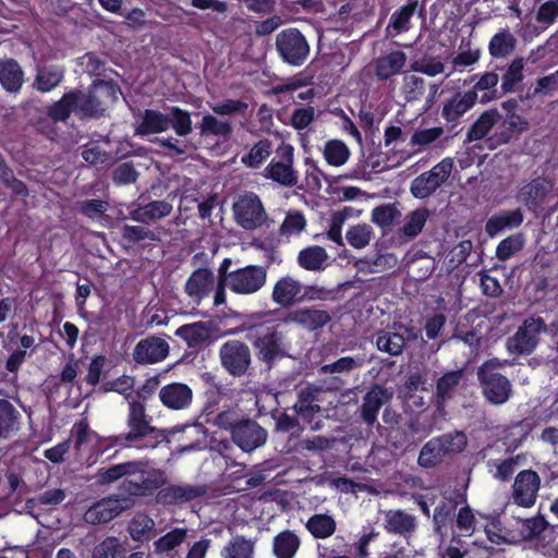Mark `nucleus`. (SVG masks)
<instances>
[{
  "label": "nucleus",
  "mask_w": 558,
  "mask_h": 558,
  "mask_svg": "<svg viewBox=\"0 0 558 558\" xmlns=\"http://www.w3.org/2000/svg\"><path fill=\"white\" fill-rule=\"evenodd\" d=\"M257 360L271 368L287 355L286 336L279 325L254 323L245 328Z\"/></svg>",
  "instance_id": "nucleus-1"
},
{
  "label": "nucleus",
  "mask_w": 558,
  "mask_h": 558,
  "mask_svg": "<svg viewBox=\"0 0 558 558\" xmlns=\"http://www.w3.org/2000/svg\"><path fill=\"white\" fill-rule=\"evenodd\" d=\"M76 94L75 116L81 120L99 118L104 114L108 102H116L120 86L112 80H95L87 92L73 88Z\"/></svg>",
  "instance_id": "nucleus-2"
},
{
  "label": "nucleus",
  "mask_w": 558,
  "mask_h": 558,
  "mask_svg": "<svg viewBox=\"0 0 558 558\" xmlns=\"http://www.w3.org/2000/svg\"><path fill=\"white\" fill-rule=\"evenodd\" d=\"M466 444L468 439L463 432L456 430L433 437L422 447L417 463L424 469L434 468L446 458L462 452Z\"/></svg>",
  "instance_id": "nucleus-3"
},
{
  "label": "nucleus",
  "mask_w": 558,
  "mask_h": 558,
  "mask_svg": "<svg viewBox=\"0 0 558 558\" xmlns=\"http://www.w3.org/2000/svg\"><path fill=\"white\" fill-rule=\"evenodd\" d=\"M133 474L124 476L119 486V492L123 493L132 500L147 497L155 490L161 488L167 483V477L161 470L148 469L142 461H132Z\"/></svg>",
  "instance_id": "nucleus-4"
},
{
  "label": "nucleus",
  "mask_w": 558,
  "mask_h": 558,
  "mask_svg": "<svg viewBox=\"0 0 558 558\" xmlns=\"http://www.w3.org/2000/svg\"><path fill=\"white\" fill-rule=\"evenodd\" d=\"M129 434L142 448H155L163 439L162 430L151 425V417L146 413L144 402L129 400L126 417Z\"/></svg>",
  "instance_id": "nucleus-5"
},
{
  "label": "nucleus",
  "mask_w": 558,
  "mask_h": 558,
  "mask_svg": "<svg viewBox=\"0 0 558 558\" xmlns=\"http://www.w3.org/2000/svg\"><path fill=\"white\" fill-rule=\"evenodd\" d=\"M501 366L498 360H489L478 367L477 379L482 393L487 402L494 405H501L508 402L512 396L510 380L495 368Z\"/></svg>",
  "instance_id": "nucleus-6"
},
{
  "label": "nucleus",
  "mask_w": 558,
  "mask_h": 558,
  "mask_svg": "<svg viewBox=\"0 0 558 558\" xmlns=\"http://www.w3.org/2000/svg\"><path fill=\"white\" fill-rule=\"evenodd\" d=\"M232 213L235 223L246 231L263 227L268 219L259 196L254 192L239 194L232 204Z\"/></svg>",
  "instance_id": "nucleus-7"
},
{
  "label": "nucleus",
  "mask_w": 558,
  "mask_h": 558,
  "mask_svg": "<svg viewBox=\"0 0 558 558\" xmlns=\"http://www.w3.org/2000/svg\"><path fill=\"white\" fill-rule=\"evenodd\" d=\"M545 330L546 324L542 317L525 318L515 333L507 339L508 352L517 356L532 354L539 343V335Z\"/></svg>",
  "instance_id": "nucleus-8"
},
{
  "label": "nucleus",
  "mask_w": 558,
  "mask_h": 558,
  "mask_svg": "<svg viewBox=\"0 0 558 558\" xmlns=\"http://www.w3.org/2000/svg\"><path fill=\"white\" fill-rule=\"evenodd\" d=\"M276 48L282 61L292 66H301L311 50L305 36L294 27L283 29L277 35Z\"/></svg>",
  "instance_id": "nucleus-9"
},
{
  "label": "nucleus",
  "mask_w": 558,
  "mask_h": 558,
  "mask_svg": "<svg viewBox=\"0 0 558 558\" xmlns=\"http://www.w3.org/2000/svg\"><path fill=\"white\" fill-rule=\"evenodd\" d=\"M453 161L445 158L430 170L417 175L411 183L410 192L415 198L424 199L437 191L450 177Z\"/></svg>",
  "instance_id": "nucleus-10"
},
{
  "label": "nucleus",
  "mask_w": 558,
  "mask_h": 558,
  "mask_svg": "<svg viewBox=\"0 0 558 558\" xmlns=\"http://www.w3.org/2000/svg\"><path fill=\"white\" fill-rule=\"evenodd\" d=\"M267 281V268L262 265H246L233 270L226 289L238 295H251L258 292Z\"/></svg>",
  "instance_id": "nucleus-11"
},
{
  "label": "nucleus",
  "mask_w": 558,
  "mask_h": 558,
  "mask_svg": "<svg viewBox=\"0 0 558 558\" xmlns=\"http://www.w3.org/2000/svg\"><path fill=\"white\" fill-rule=\"evenodd\" d=\"M134 506L135 500L120 492L95 502L85 515L86 520L93 524L108 523Z\"/></svg>",
  "instance_id": "nucleus-12"
},
{
  "label": "nucleus",
  "mask_w": 558,
  "mask_h": 558,
  "mask_svg": "<svg viewBox=\"0 0 558 558\" xmlns=\"http://www.w3.org/2000/svg\"><path fill=\"white\" fill-rule=\"evenodd\" d=\"M391 398L387 389L380 385H373L362 398L359 407V418L368 429L376 428L380 436L384 435L381 424L378 422L380 409Z\"/></svg>",
  "instance_id": "nucleus-13"
},
{
  "label": "nucleus",
  "mask_w": 558,
  "mask_h": 558,
  "mask_svg": "<svg viewBox=\"0 0 558 558\" xmlns=\"http://www.w3.org/2000/svg\"><path fill=\"white\" fill-rule=\"evenodd\" d=\"M221 366L233 377L246 374L252 356L248 345L240 340H228L219 349Z\"/></svg>",
  "instance_id": "nucleus-14"
},
{
  "label": "nucleus",
  "mask_w": 558,
  "mask_h": 558,
  "mask_svg": "<svg viewBox=\"0 0 558 558\" xmlns=\"http://www.w3.org/2000/svg\"><path fill=\"white\" fill-rule=\"evenodd\" d=\"M542 480L537 472L527 469L520 471L511 486L510 499L521 508H532L537 499Z\"/></svg>",
  "instance_id": "nucleus-15"
},
{
  "label": "nucleus",
  "mask_w": 558,
  "mask_h": 558,
  "mask_svg": "<svg viewBox=\"0 0 558 558\" xmlns=\"http://www.w3.org/2000/svg\"><path fill=\"white\" fill-rule=\"evenodd\" d=\"M554 198L553 182L544 177L531 180L519 190V199L526 209L535 215L542 213L545 205Z\"/></svg>",
  "instance_id": "nucleus-16"
},
{
  "label": "nucleus",
  "mask_w": 558,
  "mask_h": 558,
  "mask_svg": "<svg viewBox=\"0 0 558 558\" xmlns=\"http://www.w3.org/2000/svg\"><path fill=\"white\" fill-rule=\"evenodd\" d=\"M268 437L267 430L256 421L243 418L232 428V441L244 452L262 447Z\"/></svg>",
  "instance_id": "nucleus-17"
},
{
  "label": "nucleus",
  "mask_w": 558,
  "mask_h": 558,
  "mask_svg": "<svg viewBox=\"0 0 558 558\" xmlns=\"http://www.w3.org/2000/svg\"><path fill=\"white\" fill-rule=\"evenodd\" d=\"M408 57L404 51L392 49L373 59L371 66L378 82L392 81L404 72Z\"/></svg>",
  "instance_id": "nucleus-18"
},
{
  "label": "nucleus",
  "mask_w": 558,
  "mask_h": 558,
  "mask_svg": "<svg viewBox=\"0 0 558 558\" xmlns=\"http://www.w3.org/2000/svg\"><path fill=\"white\" fill-rule=\"evenodd\" d=\"M206 495L204 485H177L162 486L156 494V502L162 506L182 505L193 501Z\"/></svg>",
  "instance_id": "nucleus-19"
},
{
  "label": "nucleus",
  "mask_w": 558,
  "mask_h": 558,
  "mask_svg": "<svg viewBox=\"0 0 558 558\" xmlns=\"http://www.w3.org/2000/svg\"><path fill=\"white\" fill-rule=\"evenodd\" d=\"M168 354L169 344L165 339L148 336L136 343L132 356L135 363L147 365L163 361Z\"/></svg>",
  "instance_id": "nucleus-20"
},
{
  "label": "nucleus",
  "mask_w": 558,
  "mask_h": 558,
  "mask_svg": "<svg viewBox=\"0 0 558 558\" xmlns=\"http://www.w3.org/2000/svg\"><path fill=\"white\" fill-rule=\"evenodd\" d=\"M172 210L173 206L167 199L148 201L145 203V196L141 195L138 203L130 210V218L136 222L149 226L168 217Z\"/></svg>",
  "instance_id": "nucleus-21"
},
{
  "label": "nucleus",
  "mask_w": 558,
  "mask_h": 558,
  "mask_svg": "<svg viewBox=\"0 0 558 558\" xmlns=\"http://www.w3.org/2000/svg\"><path fill=\"white\" fill-rule=\"evenodd\" d=\"M478 94L474 90L464 93L456 92L450 98L442 104L441 118L454 128L459 124L460 119L476 104Z\"/></svg>",
  "instance_id": "nucleus-22"
},
{
  "label": "nucleus",
  "mask_w": 558,
  "mask_h": 558,
  "mask_svg": "<svg viewBox=\"0 0 558 558\" xmlns=\"http://www.w3.org/2000/svg\"><path fill=\"white\" fill-rule=\"evenodd\" d=\"M501 108L505 111V117L501 123L504 129L499 134H497V137L499 143L508 144L512 138L527 130L529 122L525 118L517 113L519 102L515 98L504 101L501 104Z\"/></svg>",
  "instance_id": "nucleus-23"
},
{
  "label": "nucleus",
  "mask_w": 558,
  "mask_h": 558,
  "mask_svg": "<svg viewBox=\"0 0 558 558\" xmlns=\"http://www.w3.org/2000/svg\"><path fill=\"white\" fill-rule=\"evenodd\" d=\"M172 436L178 435V450L180 452H191L202 450L206 447L207 432L199 423L177 425L171 428Z\"/></svg>",
  "instance_id": "nucleus-24"
},
{
  "label": "nucleus",
  "mask_w": 558,
  "mask_h": 558,
  "mask_svg": "<svg viewBox=\"0 0 558 558\" xmlns=\"http://www.w3.org/2000/svg\"><path fill=\"white\" fill-rule=\"evenodd\" d=\"M461 501H465V499L458 490L456 492V497L442 496L435 507L433 514V529L436 534L447 535L448 530L452 527L456 511Z\"/></svg>",
  "instance_id": "nucleus-25"
},
{
  "label": "nucleus",
  "mask_w": 558,
  "mask_h": 558,
  "mask_svg": "<svg viewBox=\"0 0 558 558\" xmlns=\"http://www.w3.org/2000/svg\"><path fill=\"white\" fill-rule=\"evenodd\" d=\"M215 288V275L209 268H197L187 278L184 292L193 303L199 305Z\"/></svg>",
  "instance_id": "nucleus-26"
},
{
  "label": "nucleus",
  "mask_w": 558,
  "mask_h": 558,
  "mask_svg": "<svg viewBox=\"0 0 558 558\" xmlns=\"http://www.w3.org/2000/svg\"><path fill=\"white\" fill-rule=\"evenodd\" d=\"M522 535L535 542L537 547L546 548L555 538V526L544 515L537 514L522 521Z\"/></svg>",
  "instance_id": "nucleus-27"
},
{
  "label": "nucleus",
  "mask_w": 558,
  "mask_h": 558,
  "mask_svg": "<svg viewBox=\"0 0 558 558\" xmlns=\"http://www.w3.org/2000/svg\"><path fill=\"white\" fill-rule=\"evenodd\" d=\"M301 281L290 277H280L271 292V300L283 308L291 307L304 300Z\"/></svg>",
  "instance_id": "nucleus-28"
},
{
  "label": "nucleus",
  "mask_w": 558,
  "mask_h": 558,
  "mask_svg": "<svg viewBox=\"0 0 558 558\" xmlns=\"http://www.w3.org/2000/svg\"><path fill=\"white\" fill-rule=\"evenodd\" d=\"M159 399L163 407L170 410L187 409L193 400V391L186 384L171 383L159 390Z\"/></svg>",
  "instance_id": "nucleus-29"
},
{
  "label": "nucleus",
  "mask_w": 558,
  "mask_h": 558,
  "mask_svg": "<svg viewBox=\"0 0 558 558\" xmlns=\"http://www.w3.org/2000/svg\"><path fill=\"white\" fill-rule=\"evenodd\" d=\"M418 9L420 14H422L423 5L420 8V0H407L403 5L391 14L386 27L387 37H396L409 32L412 26L411 20Z\"/></svg>",
  "instance_id": "nucleus-30"
},
{
  "label": "nucleus",
  "mask_w": 558,
  "mask_h": 558,
  "mask_svg": "<svg viewBox=\"0 0 558 558\" xmlns=\"http://www.w3.org/2000/svg\"><path fill=\"white\" fill-rule=\"evenodd\" d=\"M284 322L294 323L306 330L315 331L328 325L331 322V315L325 310L299 308L289 312Z\"/></svg>",
  "instance_id": "nucleus-31"
},
{
  "label": "nucleus",
  "mask_w": 558,
  "mask_h": 558,
  "mask_svg": "<svg viewBox=\"0 0 558 558\" xmlns=\"http://www.w3.org/2000/svg\"><path fill=\"white\" fill-rule=\"evenodd\" d=\"M420 418L417 416L410 417V420L398 426H390L383 436L387 438V442L396 450L405 449L414 442V436L421 433Z\"/></svg>",
  "instance_id": "nucleus-32"
},
{
  "label": "nucleus",
  "mask_w": 558,
  "mask_h": 558,
  "mask_svg": "<svg viewBox=\"0 0 558 558\" xmlns=\"http://www.w3.org/2000/svg\"><path fill=\"white\" fill-rule=\"evenodd\" d=\"M64 74V68L58 64L39 66L33 82V88L40 93H49L63 82Z\"/></svg>",
  "instance_id": "nucleus-33"
},
{
  "label": "nucleus",
  "mask_w": 558,
  "mask_h": 558,
  "mask_svg": "<svg viewBox=\"0 0 558 558\" xmlns=\"http://www.w3.org/2000/svg\"><path fill=\"white\" fill-rule=\"evenodd\" d=\"M387 532L403 537L411 536L416 529V519L404 510H389L385 517Z\"/></svg>",
  "instance_id": "nucleus-34"
},
{
  "label": "nucleus",
  "mask_w": 558,
  "mask_h": 558,
  "mask_svg": "<svg viewBox=\"0 0 558 558\" xmlns=\"http://www.w3.org/2000/svg\"><path fill=\"white\" fill-rule=\"evenodd\" d=\"M323 388L307 385L298 392V401L294 404L295 412L304 418H312L320 411L319 397Z\"/></svg>",
  "instance_id": "nucleus-35"
},
{
  "label": "nucleus",
  "mask_w": 558,
  "mask_h": 558,
  "mask_svg": "<svg viewBox=\"0 0 558 558\" xmlns=\"http://www.w3.org/2000/svg\"><path fill=\"white\" fill-rule=\"evenodd\" d=\"M24 83V71L15 59L0 61V84L9 93H19Z\"/></svg>",
  "instance_id": "nucleus-36"
},
{
  "label": "nucleus",
  "mask_w": 558,
  "mask_h": 558,
  "mask_svg": "<svg viewBox=\"0 0 558 558\" xmlns=\"http://www.w3.org/2000/svg\"><path fill=\"white\" fill-rule=\"evenodd\" d=\"M429 217V210L425 207L409 213L403 226L397 231L401 242H409L415 239L423 230Z\"/></svg>",
  "instance_id": "nucleus-37"
},
{
  "label": "nucleus",
  "mask_w": 558,
  "mask_h": 558,
  "mask_svg": "<svg viewBox=\"0 0 558 558\" xmlns=\"http://www.w3.org/2000/svg\"><path fill=\"white\" fill-rule=\"evenodd\" d=\"M170 128L169 113H162L155 109H145L142 121L136 128V134L146 136L166 132Z\"/></svg>",
  "instance_id": "nucleus-38"
},
{
  "label": "nucleus",
  "mask_w": 558,
  "mask_h": 558,
  "mask_svg": "<svg viewBox=\"0 0 558 558\" xmlns=\"http://www.w3.org/2000/svg\"><path fill=\"white\" fill-rule=\"evenodd\" d=\"M174 335L184 340L189 348L199 349L210 337L209 328L204 322L184 324L180 326Z\"/></svg>",
  "instance_id": "nucleus-39"
},
{
  "label": "nucleus",
  "mask_w": 558,
  "mask_h": 558,
  "mask_svg": "<svg viewBox=\"0 0 558 558\" xmlns=\"http://www.w3.org/2000/svg\"><path fill=\"white\" fill-rule=\"evenodd\" d=\"M301 546V539L292 530L279 532L272 539V554L276 558H294Z\"/></svg>",
  "instance_id": "nucleus-40"
},
{
  "label": "nucleus",
  "mask_w": 558,
  "mask_h": 558,
  "mask_svg": "<svg viewBox=\"0 0 558 558\" xmlns=\"http://www.w3.org/2000/svg\"><path fill=\"white\" fill-rule=\"evenodd\" d=\"M128 532L135 542H149L157 534L156 523L148 514L138 512L131 519Z\"/></svg>",
  "instance_id": "nucleus-41"
},
{
  "label": "nucleus",
  "mask_w": 558,
  "mask_h": 558,
  "mask_svg": "<svg viewBox=\"0 0 558 558\" xmlns=\"http://www.w3.org/2000/svg\"><path fill=\"white\" fill-rule=\"evenodd\" d=\"M523 222V214L520 209L506 210L490 217L485 226L486 232L494 236L502 230L518 228Z\"/></svg>",
  "instance_id": "nucleus-42"
},
{
  "label": "nucleus",
  "mask_w": 558,
  "mask_h": 558,
  "mask_svg": "<svg viewBox=\"0 0 558 558\" xmlns=\"http://www.w3.org/2000/svg\"><path fill=\"white\" fill-rule=\"evenodd\" d=\"M202 379L206 387L204 412L206 415H211L218 410L222 396H225V388L217 376L209 372L204 373Z\"/></svg>",
  "instance_id": "nucleus-43"
},
{
  "label": "nucleus",
  "mask_w": 558,
  "mask_h": 558,
  "mask_svg": "<svg viewBox=\"0 0 558 558\" xmlns=\"http://www.w3.org/2000/svg\"><path fill=\"white\" fill-rule=\"evenodd\" d=\"M375 343L379 351L391 356H399L405 348V338L399 332L380 329L375 335Z\"/></svg>",
  "instance_id": "nucleus-44"
},
{
  "label": "nucleus",
  "mask_w": 558,
  "mask_h": 558,
  "mask_svg": "<svg viewBox=\"0 0 558 558\" xmlns=\"http://www.w3.org/2000/svg\"><path fill=\"white\" fill-rule=\"evenodd\" d=\"M305 529L314 538L326 539L336 532L337 522L328 513H315L307 519Z\"/></svg>",
  "instance_id": "nucleus-45"
},
{
  "label": "nucleus",
  "mask_w": 558,
  "mask_h": 558,
  "mask_svg": "<svg viewBox=\"0 0 558 558\" xmlns=\"http://www.w3.org/2000/svg\"><path fill=\"white\" fill-rule=\"evenodd\" d=\"M515 45L514 35L508 28H502L490 38L488 51L493 58L504 59L514 51Z\"/></svg>",
  "instance_id": "nucleus-46"
},
{
  "label": "nucleus",
  "mask_w": 558,
  "mask_h": 558,
  "mask_svg": "<svg viewBox=\"0 0 558 558\" xmlns=\"http://www.w3.org/2000/svg\"><path fill=\"white\" fill-rule=\"evenodd\" d=\"M499 119H501V116L497 109H488L484 111L469 129L466 133V141L475 142L484 138Z\"/></svg>",
  "instance_id": "nucleus-47"
},
{
  "label": "nucleus",
  "mask_w": 558,
  "mask_h": 558,
  "mask_svg": "<svg viewBox=\"0 0 558 558\" xmlns=\"http://www.w3.org/2000/svg\"><path fill=\"white\" fill-rule=\"evenodd\" d=\"M328 259V254L323 246L312 245L299 252L298 264L301 268L310 271L322 270Z\"/></svg>",
  "instance_id": "nucleus-48"
},
{
  "label": "nucleus",
  "mask_w": 558,
  "mask_h": 558,
  "mask_svg": "<svg viewBox=\"0 0 558 558\" xmlns=\"http://www.w3.org/2000/svg\"><path fill=\"white\" fill-rule=\"evenodd\" d=\"M76 97V94L72 93V89L64 93L59 100L47 107V116L53 122H66L71 114L73 112L75 113Z\"/></svg>",
  "instance_id": "nucleus-49"
},
{
  "label": "nucleus",
  "mask_w": 558,
  "mask_h": 558,
  "mask_svg": "<svg viewBox=\"0 0 558 558\" xmlns=\"http://www.w3.org/2000/svg\"><path fill=\"white\" fill-rule=\"evenodd\" d=\"M21 414L7 399H0V439H7L19 429Z\"/></svg>",
  "instance_id": "nucleus-50"
},
{
  "label": "nucleus",
  "mask_w": 558,
  "mask_h": 558,
  "mask_svg": "<svg viewBox=\"0 0 558 558\" xmlns=\"http://www.w3.org/2000/svg\"><path fill=\"white\" fill-rule=\"evenodd\" d=\"M499 75L495 71L485 72L480 75L471 90H474L475 94L483 92L478 98L480 102L487 104L502 96L501 90L497 89Z\"/></svg>",
  "instance_id": "nucleus-51"
},
{
  "label": "nucleus",
  "mask_w": 558,
  "mask_h": 558,
  "mask_svg": "<svg viewBox=\"0 0 558 558\" xmlns=\"http://www.w3.org/2000/svg\"><path fill=\"white\" fill-rule=\"evenodd\" d=\"M255 542L243 535L233 536L221 549L222 558H254Z\"/></svg>",
  "instance_id": "nucleus-52"
},
{
  "label": "nucleus",
  "mask_w": 558,
  "mask_h": 558,
  "mask_svg": "<svg viewBox=\"0 0 558 558\" xmlns=\"http://www.w3.org/2000/svg\"><path fill=\"white\" fill-rule=\"evenodd\" d=\"M267 178L272 181L292 187L298 183V175L293 169V165L272 159L266 167Z\"/></svg>",
  "instance_id": "nucleus-53"
},
{
  "label": "nucleus",
  "mask_w": 558,
  "mask_h": 558,
  "mask_svg": "<svg viewBox=\"0 0 558 558\" xmlns=\"http://www.w3.org/2000/svg\"><path fill=\"white\" fill-rule=\"evenodd\" d=\"M520 454L506 459H492L487 462V468L495 480L500 482H508L512 478V475L520 464Z\"/></svg>",
  "instance_id": "nucleus-54"
},
{
  "label": "nucleus",
  "mask_w": 558,
  "mask_h": 558,
  "mask_svg": "<svg viewBox=\"0 0 558 558\" xmlns=\"http://www.w3.org/2000/svg\"><path fill=\"white\" fill-rule=\"evenodd\" d=\"M462 376V371H450L438 378L436 383V399L438 404L452 397L460 385Z\"/></svg>",
  "instance_id": "nucleus-55"
},
{
  "label": "nucleus",
  "mask_w": 558,
  "mask_h": 558,
  "mask_svg": "<svg viewBox=\"0 0 558 558\" xmlns=\"http://www.w3.org/2000/svg\"><path fill=\"white\" fill-rule=\"evenodd\" d=\"M198 128L203 136L230 137L233 132L231 122L219 120L209 113L203 117Z\"/></svg>",
  "instance_id": "nucleus-56"
},
{
  "label": "nucleus",
  "mask_w": 558,
  "mask_h": 558,
  "mask_svg": "<svg viewBox=\"0 0 558 558\" xmlns=\"http://www.w3.org/2000/svg\"><path fill=\"white\" fill-rule=\"evenodd\" d=\"M132 461L113 464L108 468H99L96 472V482L99 485H108L133 474Z\"/></svg>",
  "instance_id": "nucleus-57"
},
{
  "label": "nucleus",
  "mask_w": 558,
  "mask_h": 558,
  "mask_svg": "<svg viewBox=\"0 0 558 558\" xmlns=\"http://www.w3.org/2000/svg\"><path fill=\"white\" fill-rule=\"evenodd\" d=\"M187 536L185 527H173L154 542V551L157 555L169 553L184 543Z\"/></svg>",
  "instance_id": "nucleus-58"
},
{
  "label": "nucleus",
  "mask_w": 558,
  "mask_h": 558,
  "mask_svg": "<svg viewBox=\"0 0 558 558\" xmlns=\"http://www.w3.org/2000/svg\"><path fill=\"white\" fill-rule=\"evenodd\" d=\"M523 59L515 58L506 69L501 78V94L506 95L517 90L518 85L523 81Z\"/></svg>",
  "instance_id": "nucleus-59"
},
{
  "label": "nucleus",
  "mask_w": 558,
  "mask_h": 558,
  "mask_svg": "<svg viewBox=\"0 0 558 558\" xmlns=\"http://www.w3.org/2000/svg\"><path fill=\"white\" fill-rule=\"evenodd\" d=\"M121 238H122V241L128 246H133V245L140 244L146 240H149L153 242L160 240L159 235L155 231H153L144 226H131V225H124L121 228Z\"/></svg>",
  "instance_id": "nucleus-60"
},
{
  "label": "nucleus",
  "mask_w": 558,
  "mask_h": 558,
  "mask_svg": "<svg viewBox=\"0 0 558 558\" xmlns=\"http://www.w3.org/2000/svg\"><path fill=\"white\" fill-rule=\"evenodd\" d=\"M364 355L343 356L337 361L324 364L318 368L320 375L335 374V373H350L353 369L361 368L365 364Z\"/></svg>",
  "instance_id": "nucleus-61"
},
{
  "label": "nucleus",
  "mask_w": 558,
  "mask_h": 558,
  "mask_svg": "<svg viewBox=\"0 0 558 558\" xmlns=\"http://www.w3.org/2000/svg\"><path fill=\"white\" fill-rule=\"evenodd\" d=\"M401 217L396 203L381 204L372 210L371 220L381 229H388Z\"/></svg>",
  "instance_id": "nucleus-62"
},
{
  "label": "nucleus",
  "mask_w": 558,
  "mask_h": 558,
  "mask_svg": "<svg viewBox=\"0 0 558 558\" xmlns=\"http://www.w3.org/2000/svg\"><path fill=\"white\" fill-rule=\"evenodd\" d=\"M271 151V141L264 138L255 143L248 154L242 156L241 161L246 167L256 169L270 156Z\"/></svg>",
  "instance_id": "nucleus-63"
},
{
  "label": "nucleus",
  "mask_w": 558,
  "mask_h": 558,
  "mask_svg": "<svg viewBox=\"0 0 558 558\" xmlns=\"http://www.w3.org/2000/svg\"><path fill=\"white\" fill-rule=\"evenodd\" d=\"M125 548L117 536H107L97 544L93 551L92 558H123Z\"/></svg>",
  "instance_id": "nucleus-64"
}]
</instances>
